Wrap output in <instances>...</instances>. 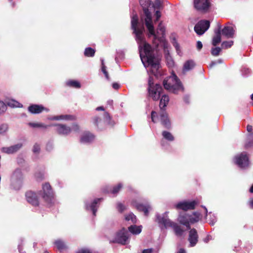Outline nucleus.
I'll return each instance as SVG.
<instances>
[{"instance_id":"8fccbe9b","label":"nucleus","mask_w":253,"mask_h":253,"mask_svg":"<svg viewBox=\"0 0 253 253\" xmlns=\"http://www.w3.org/2000/svg\"><path fill=\"white\" fill-rule=\"evenodd\" d=\"M7 126L2 124L0 126V134L5 132L7 130Z\"/></svg>"},{"instance_id":"cd10ccee","label":"nucleus","mask_w":253,"mask_h":253,"mask_svg":"<svg viewBox=\"0 0 253 253\" xmlns=\"http://www.w3.org/2000/svg\"><path fill=\"white\" fill-rule=\"evenodd\" d=\"M222 36V33H215L212 40V44L213 46H216L221 42Z\"/></svg>"},{"instance_id":"69168bd1","label":"nucleus","mask_w":253,"mask_h":253,"mask_svg":"<svg viewBox=\"0 0 253 253\" xmlns=\"http://www.w3.org/2000/svg\"><path fill=\"white\" fill-rule=\"evenodd\" d=\"M37 177L39 180H42L43 179V175L40 173L37 174Z\"/></svg>"},{"instance_id":"6ab92c4d","label":"nucleus","mask_w":253,"mask_h":253,"mask_svg":"<svg viewBox=\"0 0 253 253\" xmlns=\"http://www.w3.org/2000/svg\"><path fill=\"white\" fill-rule=\"evenodd\" d=\"M157 221L160 225L164 226L165 228L172 227L174 222L171 221L169 218L161 216L160 215L157 216Z\"/></svg>"},{"instance_id":"e433bc0d","label":"nucleus","mask_w":253,"mask_h":253,"mask_svg":"<svg viewBox=\"0 0 253 253\" xmlns=\"http://www.w3.org/2000/svg\"><path fill=\"white\" fill-rule=\"evenodd\" d=\"M234 42L233 41H224L221 43V48L227 49L230 48L233 44Z\"/></svg>"},{"instance_id":"052dcab7","label":"nucleus","mask_w":253,"mask_h":253,"mask_svg":"<svg viewBox=\"0 0 253 253\" xmlns=\"http://www.w3.org/2000/svg\"><path fill=\"white\" fill-rule=\"evenodd\" d=\"M17 175H19L20 176H21V172L20 170L19 169H16L14 173H13V176H17Z\"/></svg>"},{"instance_id":"412c9836","label":"nucleus","mask_w":253,"mask_h":253,"mask_svg":"<svg viewBox=\"0 0 253 253\" xmlns=\"http://www.w3.org/2000/svg\"><path fill=\"white\" fill-rule=\"evenodd\" d=\"M22 147V143H18L9 147L2 148V151L7 154H12L17 152Z\"/></svg>"},{"instance_id":"ddd939ff","label":"nucleus","mask_w":253,"mask_h":253,"mask_svg":"<svg viewBox=\"0 0 253 253\" xmlns=\"http://www.w3.org/2000/svg\"><path fill=\"white\" fill-rule=\"evenodd\" d=\"M199 236L197 230L195 228H192L189 231L188 240L189 242V246L193 247L198 242Z\"/></svg>"},{"instance_id":"a878e982","label":"nucleus","mask_w":253,"mask_h":253,"mask_svg":"<svg viewBox=\"0 0 253 253\" xmlns=\"http://www.w3.org/2000/svg\"><path fill=\"white\" fill-rule=\"evenodd\" d=\"M171 228L173 229L175 234L179 237L181 236L184 232L181 226L175 222Z\"/></svg>"},{"instance_id":"f3484780","label":"nucleus","mask_w":253,"mask_h":253,"mask_svg":"<svg viewBox=\"0 0 253 253\" xmlns=\"http://www.w3.org/2000/svg\"><path fill=\"white\" fill-rule=\"evenodd\" d=\"M236 26L232 23H227L224 27L222 29V26L219 23H217V27L214 29V32H235L236 30Z\"/></svg>"},{"instance_id":"473e14b6","label":"nucleus","mask_w":253,"mask_h":253,"mask_svg":"<svg viewBox=\"0 0 253 253\" xmlns=\"http://www.w3.org/2000/svg\"><path fill=\"white\" fill-rule=\"evenodd\" d=\"M128 230L130 232L134 234H138L141 231V229L139 226L136 225H131L128 227Z\"/></svg>"},{"instance_id":"f8f14e48","label":"nucleus","mask_w":253,"mask_h":253,"mask_svg":"<svg viewBox=\"0 0 253 253\" xmlns=\"http://www.w3.org/2000/svg\"><path fill=\"white\" fill-rule=\"evenodd\" d=\"M236 163L241 168L249 165V157L246 152H242L236 157Z\"/></svg>"},{"instance_id":"4468645a","label":"nucleus","mask_w":253,"mask_h":253,"mask_svg":"<svg viewBox=\"0 0 253 253\" xmlns=\"http://www.w3.org/2000/svg\"><path fill=\"white\" fill-rule=\"evenodd\" d=\"M27 202L34 206H38L39 205V199L37 194L31 191H27L25 194Z\"/></svg>"},{"instance_id":"1a4fd4ad","label":"nucleus","mask_w":253,"mask_h":253,"mask_svg":"<svg viewBox=\"0 0 253 253\" xmlns=\"http://www.w3.org/2000/svg\"><path fill=\"white\" fill-rule=\"evenodd\" d=\"M42 198L46 203H51L53 198V193L51 187L49 183H45L42 185Z\"/></svg>"},{"instance_id":"a18cd8bd","label":"nucleus","mask_w":253,"mask_h":253,"mask_svg":"<svg viewBox=\"0 0 253 253\" xmlns=\"http://www.w3.org/2000/svg\"><path fill=\"white\" fill-rule=\"evenodd\" d=\"M6 109V105L3 103V102L0 101V114L4 113Z\"/></svg>"},{"instance_id":"5fc2aeb1","label":"nucleus","mask_w":253,"mask_h":253,"mask_svg":"<svg viewBox=\"0 0 253 253\" xmlns=\"http://www.w3.org/2000/svg\"><path fill=\"white\" fill-rule=\"evenodd\" d=\"M16 183H17L18 184L17 187L15 186V183H13L12 185L13 186L14 189L16 190H19L21 187L22 181L21 180H19L17 181H16Z\"/></svg>"},{"instance_id":"58836bf2","label":"nucleus","mask_w":253,"mask_h":253,"mask_svg":"<svg viewBox=\"0 0 253 253\" xmlns=\"http://www.w3.org/2000/svg\"><path fill=\"white\" fill-rule=\"evenodd\" d=\"M221 47H212L211 49V54L212 55L214 56H217L219 55L220 52L221 51Z\"/></svg>"},{"instance_id":"f704fd0d","label":"nucleus","mask_w":253,"mask_h":253,"mask_svg":"<svg viewBox=\"0 0 253 253\" xmlns=\"http://www.w3.org/2000/svg\"><path fill=\"white\" fill-rule=\"evenodd\" d=\"M84 55L87 57H93L95 54V50L91 47H87L85 49Z\"/></svg>"},{"instance_id":"e2e57ef3","label":"nucleus","mask_w":253,"mask_h":253,"mask_svg":"<svg viewBox=\"0 0 253 253\" xmlns=\"http://www.w3.org/2000/svg\"><path fill=\"white\" fill-rule=\"evenodd\" d=\"M102 71L104 73L105 72H107L106 71V67L104 65V61L103 60H102Z\"/></svg>"},{"instance_id":"4be33fe9","label":"nucleus","mask_w":253,"mask_h":253,"mask_svg":"<svg viewBox=\"0 0 253 253\" xmlns=\"http://www.w3.org/2000/svg\"><path fill=\"white\" fill-rule=\"evenodd\" d=\"M177 219L181 224H186L188 222H190V215L186 213H180Z\"/></svg>"},{"instance_id":"6e6552de","label":"nucleus","mask_w":253,"mask_h":253,"mask_svg":"<svg viewBox=\"0 0 253 253\" xmlns=\"http://www.w3.org/2000/svg\"><path fill=\"white\" fill-rule=\"evenodd\" d=\"M198 204V202L194 200L190 202L183 201L177 203L175 205V208L177 210H181L184 211L188 210H192L195 209L196 206Z\"/></svg>"},{"instance_id":"39448f33","label":"nucleus","mask_w":253,"mask_h":253,"mask_svg":"<svg viewBox=\"0 0 253 253\" xmlns=\"http://www.w3.org/2000/svg\"><path fill=\"white\" fill-rule=\"evenodd\" d=\"M139 3L142 7L144 13L146 16L145 24L148 32H154L153 24L151 17V14L148 8L152 5L150 0H139Z\"/></svg>"},{"instance_id":"680f3d73","label":"nucleus","mask_w":253,"mask_h":253,"mask_svg":"<svg viewBox=\"0 0 253 253\" xmlns=\"http://www.w3.org/2000/svg\"><path fill=\"white\" fill-rule=\"evenodd\" d=\"M52 126V125H45L42 123H39V127H42V128H47L48 126Z\"/></svg>"},{"instance_id":"37998d69","label":"nucleus","mask_w":253,"mask_h":253,"mask_svg":"<svg viewBox=\"0 0 253 253\" xmlns=\"http://www.w3.org/2000/svg\"><path fill=\"white\" fill-rule=\"evenodd\" d=\"M157 30V32H158L159 31L160 32H166L165 26L162 22H161L159 23Z\"/></svg>"},{"instance_id":"dca6fc26","label":"nucleus","mask_w":253,"mask_h":253,"mask_svg":"<svg viewBox=\"0 0 253 253\" xmlns=\"http://www.w3.org/2000/svg\"><path fill=\"white\" fill-rule=\"evenodd\" d=\"M95 136L88 131H84L81 136L80 142L83 143H90L94 141Z\"/></svg>"},{"instance_id":"2f4dec72","label":"nucleus","mask_w":253,"mask_h":253,"mask_svg":"<svg viewBox=\"0 0 253 253\" xmlns=\"http://www.w3.org/2000/svg\"><path fill=\"white\" fill-rule=\"evenodd\" d=\"M162 135L165 139L169 141H172L174 140V137L169 131H163L162 132Z\"/></svg>"},{"instance_id":"de8ad7c7","label":"nucleus","mask_w":253,"mask_h":253,"mask_svg":"<svg viewBox=\"0 0 253 253\" xmlns=\"http://www.w3.org/2000/svg\"><path fill=\"white\" fill-rule=\"evenodd\" d=\"M41 148L39 144L36 143L33 146V151L35 153H39L40 152Z\"/></svg>"},{"instance_id":"0e129e2a","label":"nucleus","mask_w":253,"mask_h":253,"mask_svg":"<svg viewBox=\"0 0 253 253\" xmlns=\"http://www.w3.org/2000/svg\"><path fill=\"white\" fill-rule=\"evenodd\" d=\"M152 252H153L152 249H145L142 251V253H152Z\"/></svg>"},{"instance_id":"0eeeda50","label":"nucleus","mask_w":253,"mask_h":253,"mask_svg":"<svg viewBox=\"0 0 253 253\" xmlns=\"http://www.w3.org/2000/svg\"><path fill=\"white\" fill-rule=\"evenodd\" d=\"M194 3L195 8L202 12H207L211 6L210 0H194Z\"/></svg>"},{"instance_id":"13d9d810","label":"nucleus","mask_w":253,"mask_h":253,"mask_svg":"<svg viewBox=\"0 0 253 253\" xmlns=\"http://www.w3.org/2000/svg\"><path fill=\"white\" fill-rule=\"evenodd\" d=\"M29 125L33 127H39V123H30Z\"/></svg>"},{"instance_id":"4c0bfd02","label":"nucleus","mask_w":253,"mask_h":253,"mask_svg":"<svg viewBox=\"0 0 253 253\" xmlns=\"http://www.w3.org/2000/svg\"><path fill=\"white\" fill-rule=\"evenodd\" d=\"M123 185L121 183H119L117 185L113 186L111 193L113 194H117L121 189L122 188Z\"/></svg>"},{"instance_id":"c9c22d12","label":"nucleus","mask_w":253,"mask_h":253,"mask_svg":"<svg viewBox=\"0 0 253 253\" xmlns=\"http://www.w3.org/2000/svg\"><path fill=\"white\" fill-rule=\"evenodd\" d=\"M194 217H191L190 215V223H194L198 222L200 219V213L198 212H193Z\"/></svg>"},{"instance_id":"7c9ffc66","label":"nucleus","mask_w":253,"mask_h":253,"mask_svg":"<svg viewBox=\"0 0 253 253\" xmlns=\"http://www.w3.org/2000/svg\"><path fill=\"white\" fill-rule=\"evenodd\" d=\"M66 84L67 86L72 87L76 88H79L81 87L80 83L75 80H70L67 82Z\"/></svg>"},{"instance_id":"9b49d317","label":"nucleus","mask_w":253,"mask_h":253,"mask_svg":"<svg viewBox=\"0 0 253 253\" xmlns=\"http://www.w3.org/2000/svg\"><path fill=\"white\" fill-rule=\"evenodd\" d=\"M52 126L56 127L55 130L59 135L66 136L72 131L71 127L64 124H56Z\"/></svg>"},{"instance_id":"79ce46f5","label":"nucleus","mask_w":253,"mask_h":253,"mask_svg":"<svg viewBox=\"0 0 253 253\" xmlns=\"http://www.w3.org/2000/svg\"><path fill=\"white\" fill-rule=\"evenodd\" d=\"M7 104L9 106L11 107H19L20 105L19 102L13 100H9L8 102H7Z\"/></svg>"},{"instance_id":"338daca9","label":"nucleus","mask_w":253,"mask_h":253,"mask_svg":"<svg viewBox=\"0 0 253 253\" xmlns=\"http://www.w3.org/2000/svg\"><path fill=\"white\" fill-rule=\"evenodd\" d=\"M104 116V118L105 119H106V120H110L111 118H110L109 114L108 112H105Z\"/></svg>"},{"instance_id":"c85d7f7f","label":"nucleus","mask_w":253,"mask_h":253,"mask_svg":"<svg viewBox=\"0 0 253 253\" xmlns=\"http://www.w3.org/2000/svg\"><path fill=\"white\" fill-rule=\"evenodd\" d=\"M56 120H66L74 121L76 119L75 116L71 115H60L55 117Z\"/></svg>"},{"instance_id":"864d4df0","label":"nucleus","mask_w":253,"mask_h":253,"mask_svg":"<svg viewBox=\"0 0 253 253\" xmlns=\"http://www.w3.org/2000/svg\"><path fill=\"white\" fill-rule=\"evenodd\" d=\"M101 121V119L97 116H95L93 118V124L94 125L98 126V123Z\"/></svg>"},{"instance_id":"5701e85b","label":"nucleus","mask_w":253,"mask_h":253,"mask_svg":"<svg viewBox=\"0 0 253 253\" xmlns=\"http://www.w3.org/2000/svg\"><path fill=\"white\" fill-rule=\"evenodd\" d=\"M135 208L138 211H143L145 216H148L149 213V210L151 209V207L149 205H144L142 204H136Z\"/></svg>"},{"instance_id":"2eb2a0df","label":"nucleus","mask_w":253,"mask_h":253,"mask_svg":"<svg viewBox=\"0 0 253 253\" xmlns=\"http://www.w3.org/2000/svg\"><path fill=\"white\" fill-rule=\"evenodd\" d=\"M210 26L208 20H200L194 27V32H206Z\"/></svg>"},{"instance_id":"c756f323","label":"nucleus","mask_w":253,"mask_h":253,"mask_svg":"<svg viewBox=\"0 0 253 253\" xmlns=\"http://www.w3.org/2000/svg\"><path fill=\"white\" fill-rule=\"evenodd\" d=\"M102 200L101 198L95 199L90 206V209L92 211L94 215H95L97 211L96 205L97 203Z\"/></svg>"},{"instance_id":"09e8293b","label":"nucleus","mask_w":253,"mask_h":253,"mask_svg":"<svg viewBox=\"0 0 253 253\" xmlns=\"http://www.w3.org/2000/svg\"><path fill=\"white\" fill-rule=\"evenodd\" d=\"M222 35L227 39L233 38L234 37L235 33H222Z\"/></svg>"},{"instance_id":"c03bdc74","label":"nucleus","mask_w":253,"mask_h":253,"mask_svg":"<svg viewBox=\"0 0 253 253\" xmlns=\"http://www.w3.org/2000/svg\"><path fill=\"white\" fill-rule=\"evenodd\" d=\"M155 16H156V20L153 22L152 21L153 24V27L154 28V25L156 24L157 21L159 20L161 16V12L159 10H157L155 13ZM154 32H155L154 30H153Z\"/></svg>"},{"instance_id":"aec40b11","label":"nucleus","mask_w":253,"mask_h":253,"mask_svg":"<svg viewBox=\"0 0 253 253\" xmlns=\"http://www.w3.org/2000/svg\"><path fill=\"white\" fill-rule=\"evenodd\" d=\"M28 111L32 114H40L43 111L48 112L49 110L42 105L32 104L28 108Z\"/></svg>"},{"instance_id":"9d476101","label":"nucleus","mask_w":253,"mask_h":253,"mask_svg":"<svg viewBox=\"0 0 253 253\" xmlns=\"http://www.w3.org/2000/svg\"><path fill=\"white\" fill-rule=\"evenodd\" d=\"M141 24L139 21L138 17L134 9L132 10L131 14V29L133 32H143L139 29L141 26Z\"/></svg>"},{"instance_id":"603ef678","label":"nucleus","mask_w":253,"mask_h":253,"mask_svg":"<svg viewBox=\"0 0 253 253\" xmlns=\"http://www.w3.org/2000/svg\"><path fill=\"white\" fill-rule=\"evenodd\" d=\"M253 146V139L249 140L245 144V147L247 149Z\"/></svg>"},{"instance_id":"3c124183","label":"nucleus","mask_w":253,"mask_h":253,"mask_svg":"<svg viewBox=\"0 0 253 253\" xmlns=\"http://www.w3.org/2000/svg\"><path fill=\"white\" fill-rule=\"evenodd\" d=\"M72 130L75 132H78L80 130V126L76 123L73 124L72 126Z\"/></svg>"},{"instance_id":"72a5a7b5","label":"nucleus","mask_w":253,"mask_h":253,"mask_svg":"<svg viewBox=\"0 0 253 253\" xmlns=\"http://www.w3.org/2000/svg\"><path fill=\"white\" fill-rule=\"evenodd\" d=\"M125 219L126 221L131 220L132 223H136L137 221V218L136 216L132 212L126 215L125 216Z\"/></svg>"},{"instance_id":"ea45409f","label":"nucleus","mask_w":253,"mask_h":253,"mask_svg":"<svg viewBox=\"0 0 253 253\" xmlns=\"http://www.w3.org/2000/svg\"><path fill=\"white\" fill-rule=\"evenodd\" d=\"M117 209L119 212L122 213L126 209V208L121 203H118L117 204Z\"/></svg>"},{"instance_id":"20e7f679","label":"nucleus","mask_w":253,"mask_h":253,"mask_svg":"<svg viewBox=\"0 0 253 253\" xmlns=\"http://www.w3.org/2000/svg\"><path fill=\"white\" fill-rule=\"evenodd\" d=\"M148 84L149 96L154 101L158 100L160 98L162 92L163 90L162 86L160 84H155L154 78L151 76H150L148 79Z\"/></svg>"},{"instance_id":"4d7b16f0","label":"nucleus","mask_w":253,"mask_h":253,"mask_svg":"<svg viewBox=\"0 0 253 253\" xmlns=\"http://www.w3.org/2000/svg\"><path fill=\"white\" fill-rule=\"evenodd\" d=\"M77 253H91V252L87 249H81Z\"/></svg>"},{"instance_id":"6e6d98bb","label":"nucleus","mask_w":253,"mask_h":253,"mask_svg":"<svg viewBox=\"0 0 253 253\" xmlns=\"http://www.w3.org/2000/svg\"><path fill=\"white\" fill-rule=\"evenodd\" d=\"M196 47H197V49L198 50H200L202 48V47H203V44L201 42L198 41L197 42Z\"/></svg>"},{"instance_id":"774afa93","label":"nucleus","mask_w":253,"mask_h":253,"mask_svg":"<svg viewBox=\"0 0 253 253\" xmlns=\"http://www.w3.org/2000/svg\"><path fill=\"white\" fill-rule=\"evenodd\" d=\"M247 130L248 132H251L253 130V126L251 125H248L247 126Z\"/></svg>"},{"instance_id":"7ed1b4c3","label":"nucleus","mask_w":253,"mask_h":253,"mask_svg":"<svg viewBox=\"0 0 253 253\" xmlns=\"http://www.w3.org/2000/svg\"><path fill=\"white\" fill-rule=\"evenodd\" d=\"M165 88L174 94L184 91V87L182 83L175 74H172L163 81Z\"/></svg>"},{"instance_id":"f257e3e1","label":"nucleus","mask_w":253,"mask_h":253,"mask_svg":"<svg viewBox=\"0 0 253 253\" xmlns=\"http://www.w3.org/2000/svg\"><path fill=\"white\" fill-rule=\"evenodd\" d=\"M137 43L139 44L140 57L142 62L145 60L151 66L152 72H157L160 68V61L154 54L151 46L145 42L144 33H134Z\"/></svg>"},{"instance_id":"423d86ee","label":"nucleus","mask_w":253,"mask_h":253,"mask_svg":"<svg viewBox=\"0 0 253 253\" xmlns=\"http://www.w3.org/2000/svg\"><path fill=\"white\" fill-rule=\"evenodd\" d=\"M127 234L128 232L127 230L125 228H123L117 233L116 237L112 242L119 243L123 245H126L127 243L128 238Z\"/></svg>"},{"instance_id":"bf43d9fd","label":"nucleus","mask_w":253,"mask_h":253,"mask_svg":"<svg viewBox=\"0 0 253 253\" xmlns=\"http://www.w3.org/2000/svg\"><path fill=\"white\" fill-rule=\"evenodd\" d=\"M112 87L115 89H118L120 88V85L118 83H114L112 84Z\"/></svg>"},{"instance_id":"bb28decb","label":"nucleus","mask_w":253,"mask_h":253,"mask_svg":"<svg viewBox=\"0 0 253 253\" xmlns=\"http://www.w3.org/2000/svg\"><path fill=\"white\" fill-rule=\"evenodd\" d=\"M56 248L59 251L62 252L67 249L68 247L65 243L61 240H57L54 242Z\"/></svg>"},{"instance_id":"393cba45","label":"nucleus","mask_w":253,"mask_h":253,"mask_svg":"<svg viewBox=\"0 0 253 253\" xmlns=\"http://www.w3.org/2000/svg\"><path fill=\"white\" fill-rule=\"evenodd\" d=\"M195 66V63L194 61L192 60H188L186 61L183 65V72L185 73V72L189 71L192 69L194 68V67Z\"/></svg>"},{"instance_id":"f03ea898","label":"nucleus","mask_w":253,"mask_h":253,"mask_svg":"<svg viewBox=\"0 0 253 253\" xmlns=\"http://www.w3.org/2000/svg\"><path fill=\"white\" fill-rule=\"evenodd\" d=\"M147 37L148 40L156 47H158L159 44L163 45L167 64L169 67H173L174 62L168 49V44L166 41L164 33H147Z\"/></svg>"},{"instance_id":"b1692460","label":"nucleus","mask_w":253,"mask_h":253,"mask_svg":"<svg viewBox=\"0 0 253 253\" xmlns=\"http://www.w3.org/2000/svg\"><path fill=\"white\" fill-rule=\"evenodd\" d=\"M169 100V97L168 95L165 94L162 96L159 104L161 111H162V110H165V107L168 104Z\"/></svg>"},{"instance_id":"a19ab883","label":"nucleus","mask_w":253,"mask_h":253,"mask_svg":"<svg viewBox=\"0 0 253 253\" xmlns=\"http://www.w3.org/2000/svg\"><path fill=\"white\" fill-rule=\"evenodd\" d=\"M153 4V7L156 9H159L162 7V2L161 0H155Z\"/></svg>"},{"instance_id":"49530a36","label":"nucleus","mask_w":253,"mask_h":253,"mask_svg":"<svg viewBox=\"0 0 253 253\" xmlns=\"http://www.w3.org/2000/svg\"><path fill=\"white\" fill-rule=\"evenodd\" d=\"M157 119H158V115L157 112L154 111H152L151 112L152 121L154 123H156L157 122Z\"/></svg>"},{"instance_id":"a211bd4d","label":"nucleus","mask_w":253,"mask_h":253,"mask_svg":"<svg viewBox=\"0 0 253 253\" xmlns=\"http://www.w3.org/2000/svg\"><path fill=\"white\" fill-rule=\"evenodd\" d=\"M160 120L162 125L167 129L171 127V123L166 110H162L160 113Z\"/></svg>"}]
</instances>
